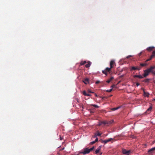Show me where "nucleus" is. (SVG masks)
<instances>
[{"label":"nucleus","mask_w":155,"mask_h":155,"mask_svg":"<svg viewBox=\"0 0 155 155\" xmlns=\"http://www.w3.org/2000/svg\"><path fill=\"white\" fill-rule=\"evenodd\" d=\"M120 107H115L111 109V110L113 111L116 110Z\"/></svg>","instance_id":"obj_19"},{"label":"nucleus","mask_w":155,"mask_h":155,"mask_svg":"<svg viewBox=\"0 0 155 155\" xmlns=\"http://www.w3.org/2000/svg\"><path fill=\"white\" fill-rule=\"evenodd\" d=\"M132 57V56L131 55H129L127 56V57L126 58H129L130 57Z\"/></svg>","instance_id":"obj_37"},{"label":"nucleus","mask_w":155,"mask_h":155,"mask_svg":"<svg viewBox=\"0 0 155 155\" xmlns=\"http://www.w3.org/2000/svg\"><path fill=\"white\" fill-rule=\"evenodd\" d=\"M154 83H155V81H154Z\"/></svg>","instance_id":"obj_48"},{"label":"nucleus","mask_w":155,"mask_h":155,"mask_svg":"<svg viewBox=\"0 0 155 155\" xmlns=\"http://www.w3.org/2000/svg\"><path fill=\"white\" fill-rule=\"evenodd\" d=\"M141 54H142V52H140V53L138 54L139 56H140L141 55Z\"/></svg>","instance_id":"obj_42"},{"label":"nucleus","mask_w":155,"mask_h":155,"mask_svg":"<svg viewBox=\"0 0 155 155\" xmlns=\"http://www.w3.org/2000/svg\"><path fill=\"white\" fill-rule=\"evenodd\" d=\"M114 78L113 77H111L106 81V82L108 83H109L114 79Z\"/></svg>","instance_id":"obj_11"},{"label":"nucleus","mask_w":155,"mask_h":155,"mask_svg":"<svg viewBox=\"0 0 155 155\" xmlns=\"http://www.w3.org/2000/svg\"><path fill=\"white\" fill-rule=\"evenodd\" d=\"M112 88H111V89H109V90H107L106 91L108 92H111L112 91Z\"/></svg>","instance_id":"obj_26"},{"label":"nucleus","mask_w":155,"mask_h":155,"mask_svg":"<svg viewBox=\"0 0 155 155\" xmlns=\"http://www.w3.org/2000/svg\"><path fill=\"white\" fill-rule=\"evenodd\" d=\"M100 81H96V82H95V83L96 84H98L99 83H100Z\"/></svg>","instance_id":"obj_35"},{"label":"nucleus","mask_w":155,"mask_h":155,"mask_svg":"<svg viewBox=\"0 0 155 155\" xmlns=\"http://www.w3.org/2000/svg\"><path fill=\"white\" fill-rule=\"evenodd\" d=\"M155 56V50L153 51V52L152 53V54L151 55L150 58H149V59H147V61H149L150 60Z\"/></svg>","instance_id":"obj_5"},{"label":"nucleus","mask_w":155,"mask_h":155,"mask_svg":"<svg viewBox=\"0 0 155 155\" xmlns=\"http://www.w3.org/2000/svg\"><path fill=\"white\" fill-rule=\"evenodd\" d=\"M144 73L143 74V77H146L147 75H148L149 72H148V71L147 70H145L144 71Z\"/></svg>","instance_id":"obj_10"},{"label":"nucleus","mask_w":155,"mask_h":155,"mask_svg":"<svg viewBox=\"0 0 155 155\" xmlns=\"http://www.w3.org/2000/svg\"><path fill=\"white\" fill-rule=\"evenodd\" d=\"M102 154V153H101L100 155H101Z\"/></svg>","instance_id":"obj_47"},{"label":"nucleus","mask_w":155,"mask_h":155,"mask_svg":"<svg viewBox=\"0 0 155 155\" xmlns=\"http://www.w3.org/2000/svg\"><path fill=\"white\" fill-rule=\"evenodd\" d=\"M115 64V62L114 60H111L110 62V66L111 67V68H113V65H114Z\"/></svg>","instance_id":"obj_8"},{"label":"nucleus","mask_w":155,"mask_h":155,"mask_svg":"<svg viewBox=\"0 0 155 155\" xmlns=\"http://www.w3.org/2000/svg\"><path fill=\"white\" fill-rule=\"evenodd\" d=\"M112 68H111V67L110 68H107L105 69V71L107 72H109L110 73V71H111V70Z\"/></svg>","instance_id":"obj_14"},{"label":"nucleus","mask_w":155,"mask_h":155,"mask_svg":"<svg viewBox=\"0 0 155 155\" xmlns=\"http://www.w3.org/2000/svg\"><path fill=\"white\" fill-rule=\"evenodd\" d=\"M87 93L85 91H84L83 92V94L85 96H86L87 95Z\"/></svg>","instance_id":"obj_28"},{"label":"nucleus","mask_w":155,"mask_h":155,"mask_svg":"<svg viewBox=\"0 0 155 155\" xmlns=\"http://www.w3.org/2000/svg\"><path fill=\"white\" fill-rule=\"evenodd\" d=\"M77 101L78 102H79L78 101V99H77Z\"/></svg>","instance_id":"obj_46"},{"label":"nucleus","mask_w":155,"mask_h":155,"mask_svg":"<svg viewBox=\"0 0 155 155\" xmlns=\"http://www.w3.org/2000/svg\"><path fill=\"white\" fill-rule=\"evenodd\" d=\"M144 95L145 97H148L149 95V94L147 92H145L144 91H143Z\"/></svg>","instance_id":"obj_16"},{"label":"nucleus","mask_w":155,"mask_h":155,"mask_svg":"<svg viewBox=\"0 0 155 155\" xmlns=\"http://www.w3.org/2000/svg\"><path fill=\"white\" fill-rule=\"evenodd\" d=\"M105 74L106 75H107V72H106V73H105Z\"/></svg>","instance_id":"obj_45"},{"label":"nucleus","mask_w":155,"mask_h":155,"mask_svg":"<svg viewBox=\"0 0 155 155\" xmlns=\"http://www.w3.org/2000/svg\"><path fill=\"white\" fill-rule=\"evenodd\" d=\"M106 71H105V70H103L102 71V72L104 74H105L106 73Z\"/></svg>","instance_id":"obj_34"},{"label":"nucleus","mask_w":155,"mask_h":155,"mask_svg":"<svg viewBox=\"0 0 155 155\" xmlns=\"http://www.w3.org/2000/svg\"><path fill=\"white\" fill-rule=\"evenodd\" d=\"M91 105L97 108H98L99 107L98 106L95 104H91Z\"/></svg>","instance_id":"obj_21"},{"label":"nucleus","mask_w":155,"mask_h":155,"mask_svg":"<svg viewBox=\"0 0 155 155\" xmlns=\"http://www.w3.org/2000/svg\"><path fill=\"white\" fill-rule=\"evenodd\" d=\"M154 100H155V99H154Z\"/></svg>","instance_id":"obj_49"},{"label":"nucleus","mask_w":155,"mask_h":155,"mask_svg":"<svg viewBox=\"0 0 155 155\" xmlns=\"http://www.w3.org/2000/svg\"><path fill=\"white\" fill-rule=\"evenodd\" d=\"M137 70V67L132 66L131 67L130 70L131 71H133V70Z\"/></svg>","instance_id":"obj_18"},{"label":"nucleus","mask_w":155,"mask_h":155,"mask_svg":"<svg viewBox=\"0 0 155 155\" xmlns=\"http://www.w3.org/2000/svg\"><path fill=\"white\" fill-rule=\"evenodd\" d=\"M60 139L61 140H62L63 139V138L61 137H60Z\"/></svg>","instance_id":"obj_43"},{"label":"nucleus","mask_w":155,"mask_h":155,"mask_svg":"<svg viewBox=\"0 0 155 155\" xmlns=\"http://www.w3.org/2000/svg\"><path fill=\"white\" fill-rule=\"evenodd\" d=\"M90 152L88 148H84L83 150L79 151V153L83 154L84 155L89 153Z\"/></svg>","instance_id":"obj_1"},{"label":"nucleus","mask_w":155,"mask_h":155,"mask_svg":"<svg viewBox=\"0 0 155 155\" xmlns=\"http://www.w3.org/2000/svg\"><path fill=\"white\" fill-rule=\"evenodd\" d=\"M116 87V85L115 84H114L111 86V87L112 88L113 87Z\"/></svg>","instance_id":"obj_36"},{"label":"nucleus","mask_w":155,"mask_h":155,"mask_svg":"<svg viewBox=\"0 0 155 155\" xmlns=\"http://www.w3.org/2000/svg\"><path fill=\"white\" fill-rule=\"evenodd\" d=\"M95 94V96L96 97H97V94L96 93H95L94 94Z\"/></svg>","instance_id":"obj_44"},{"label":"nucleus","mask_w":155,"mask_h":155,"mask_svg":"<svg viewBox=\"0 0 155 155\" xmlns=\"http://www.w3.org/2000/svg\"><path fill=\"white\" fill-rule=\"evenodd\" d=\"M147 60L145 61V62L144 63V64L145 65V66H146L148 65V64L147 63V61H146Z\"/></svg>","instance_id":"obj_32"},{"label":"nucleus","mask_w":155,"mask_h":155,"mask_svg":"<svg viewBox=\"0 0 155 155\" xmlns=\"http://www.w3.org/2000/svg\"><path fill=\"white\" fill-rule=\"evenodd\" d=\"M113 140V139L112 138H110L107 140H102V143H106L107 142L111 141Z\"/></svg>","instance_id":"obj_6"},{"label":"nucleus","mask_w":155,"mask_h":155,"mask_svg":"<svg viewBox=\"0 0 155 155\" xmlns=\"http://www.w3.org/2000/svg\"><path fill=\"white\" fill-rule=\"evenodd\" d=\"M152 109V107L151 106H150V107L147 109V112L148 113H149V111H151V110Z\"/></svg>","instance_id":"obj_22"},{"label":"nucleus","mask_w":155,"mask_h":155,"mask_svg":"<svg viewBox=\"0 0 155 155\" xmlns=\"http://www.w3.org/2000/svg\"><path fill=\"white\" fill-rule=\"evenodd\" d=\"M88 92H90V93H94V92L91 91H90V90H88Z\"/></svg>","instance_id":"obj_41"},{"label":"nucleus","mask_w":155,"mask_h":155,"mask_svg":"<svg viewBox=\"0 0 155 155\" xmlns=\"http://www.w3.org/2000/svg\"><path fill=\"white\" fill-rule=\"evenodd\" d=\"M91 95L90 94H87V95L86 96H91Z\"/></svg>","instance_id":"obj_39"},{"label":"nucleus","mask_w":155,"mask_h":155,"mask_svg":"<svg viewBox=\"0 0 155 155\" xmlns=\"http://www.w3.org/2000/svg\"><path fill=\"white\" fill-rule=\"evenodd\" d=\"M155 150V147L151 148V149H150L149 150L148 152H150L153 151V150Z\"/></svg>","instance_id":"obj_23"},{"label":"nucleus","mask_w":155,"mask_h":155,"mask_svg":"<svg viewBox=\"0 0 155 155\" xmlns=\"http://www.w3.org/2000/svg\"><path fill=\"white\" fill-rule=\"evenodd\" d=\"M89 80L87 78H85L84 81H83V82L85 84H87V83H88L89 82Z\"/></svg>","instance_id":"obj_15"},{"label":"nucleus","mask_w":155,"mask_h":155,"mask_svg":"<svg viewBox=\"0 0 155 155\" xmlns=\"http://www.w3.org/2000/svg\"><path fill=\"white\" fill-rule=\"evenodd\" d=\"M101 146H100L97 148V149H96V150L95 151V153L96 154H97L99 153V152L101 150Z\"/></svg>","instance_id":"obj_9"},{"label":"nucleus","mask_w":155,"mask_h":155,"mask_svg":"<svg viewBox=\"0 0 155 155\" xmlns=\"http://www.w3.org/2000/svg\"><path fill=\"white\" fill-rule=\"evenodd\" d=\"M106 71H105V70H103L102 71V72L104 74H105L106 73Z\"/></svg>","instance_id":"obj_33"},{"label":"nucleus","mask_w":155,"mask_h":155,"mask_svg":"<svg viewBox=\"0 0 155 155\" xmlns=\"http://www.w3.org/2000/svg\"><path fill=\"white\" fill-rule=\"evenodd\" d=\"M86 63V61H82L80 63V64L81 65H83L84 64H85Z\"/></svg>","instance_id":"obj_20"},{"label":"nucleus","mask_w":155,"mask_h":155,"mask_svg":"<svg viewBox=\"0 0 155 155\" xmlns=\"http://www.w3.org/2000/svg\"><path fill=\"white\" fill-rule=\"evenodd\" d=\"M98 141V138L97 137H96L95 141L91 142L90 144H94L96 142H97Z\"/></svg>","instance_id":"obj_13"},{"label":"nucleus","mask_w":155,"mask_h":155,"mask_svg":"<svg viewBox=\"0 0 155 155\" xmlns=\"http://www.w3.org/2000/svg\"><path fill=\"white\" fill-rule=\"evenodd\" d=\"M122 153L125 155H129L131 152L130 150H127L126 149H123L122 150Z\"/></svg>","instance_id":"obj_3"},{"label":"nucleus","mask_w":155,"mask_h":155,"mask_svg":"<svg viewBox=\"0 0 155 155\" xmlns=\"http://www.w3.org/2000/svg\"><path fill=\"white\" fill-rule=\"evenodd\" d=\"M140 65L141 67L145 66V65L144 64V63H140Z\"/></svg>","instance_id":"obj_29"},{"label":"nucleus","mask_w":155,"mask_h":155,"mask_svg":"<svg viewBox=\"0 0 155 155\" xmlns=\"http://www.w3.org/2000/svg\"><path fill=\"white\" fill-rule=\"evenodd\" d=\"M96 135L97 136H100L101 135V133H100L99 132H97V133H96Z\"/></svg>","instance_id":"obj_24"},{"label":"nucleus","mask_w":155,"mask_h":155,"mask_svg":"<svg viewBox=\"0 0 155 155\" xmlns=\"http://www.w3.org/2000/svg\"><path fill=\"white\" fill-rule=\"evenodd\" d=\"M137 70H140L141 69V67H137Z\"/></svg>","instance_id":"obj_31"},{"label":"nucleus","mask_w":155,"mask_h":155,"mask_svg":"<svg viewBox=\"0 0 155 155\" xmlns=\"http://www.w3.org/2000/svg\"><path fill=\"white\" fill-rule=\"evenodd\" d=\"M134 78H143V77L140 75H135L134 76Z\"/></svg>","instance_id":"obj_12"},{"label":"nucleus","mask_w":155,"mask_h":155,"mask_svg":"<svg viewBox=\"0 0 155 155\" xmlns=\"http://www.w3.org/2000/svg\"><path fill=\"white\" fill-rule=\"evenodd\" d=\"M109 123L107 121H101L99 122V126H101L102 124H104V125H106V124H109Z\"/></svg>","instance_id":"obj_4"},{"label":"nucleus","mask_w":155,"mask_h":155,"mask_svg":"<svg viewBox=\"0 0 155 155\" xmlns=\"http://www.w3.org/2000/svg\"><path fill=\"white\" fill-rule=\"evenodd\" d=\"M91 65V62L90 61H89L87 62V64H86L85 65V66L86 68H87L89 67Z\"/></svg>","instance_id":"obj_17"},{"label":"nucleus","mask_w":155,"mask_h":155,"mask_svg":"<svg viewBox=\"0 0 155 155\" xmlns=\"http://www.w3.org/2000/svg\"><path fill=\"white\" fill-rule=\"evenodd\" d=\"M113 122V120H112V121H110V122H108V123H109V124H106V125H107V126H108V125H109V124H112Z\"/></svg>","instance_id":"obj_27"},{"label":"nucleus","mask_w":155,"mask_h":155,"mask_svg":"<svg viewBox=\"0 0 155 155\" xmlns=\"http://www.w3.org/2000/svg\"><path fill=\"white\" fill-rule=\"evenodd\" d=\"M155 68V66H151L150 68L147 69L148 72L152 73L153 74L155 75V71L153 70V69Z\"/></svg>","instance_id":"obj_2"},{"label":"nucleus","mask_w":155,"mask_h":155,"mask_svg":"<svg viewBox=\"0 0 155 155\" xmlns=\"http://www.w3.org/2000/svg\"><path fill=\"white\" fill-rule=\"evenodd\" d=\"M154 48L155 47L154 46L150 47L147 48V50L148 51H150L154 49Z\"/></svg>","instance_id":"obj_7"},{"label":"nucleus","mask_w":155,"mask_h":155,"mask_svg":"<svg viewBox=\"0 0 155 155\" xmlns=\"http://www.w3.org/2000/svg\"><path fill=\"white\" fill-rule=\"evenodd\" d=\"M140 85V84L139 83H137L136 84V85L137 87L139 85Z\"/></svg>","instance_id":"obj_38"},{"label":"nucleus","mask_w":155,"mask_h":155,"mask_svg":"<svg viewBox=\"0 0 155 155\" xmlns=\"http://www.w3.org/2000/svg\"><path fill=\"white\" fill-rule=\"evenodd\" d=\"M94 147H93L92 148H91L90 149H89L90 152L91 151H92V150H93L94 149Z\"/></svg>","instance_id":"obj_25"},{"label":"nucleus","mask_w":155,"mask_h":155,"mask_svg":"<svg viewBox=\"0 0 155 155\" xmlns=\"http://www.w3.org/2000/svg\"><path fill=\"white\" fill-rule=\"evenodd\" d=\"M150 80V79H145L144 81L146 82H147L149 81V80Z\"/></svg>","instance_id":"obj_30"},{"label":"nucleus","mask_w":155,"mask_h":155,"mask_svg":"<svg viewBox=\"0 0 155 155\" xmlns=\"http://www.w3.org/2000/svg\"><path fill=\"white\" fill-rule=\"evenodd\" d=\"M97 135H96V134H95V135H94V136L93 137L94 138H95V137H97Z\"/></svg>","instance_id":"obj_40"}]
</instances>
